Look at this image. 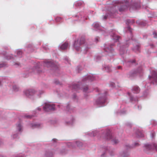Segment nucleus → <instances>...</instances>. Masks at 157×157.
I'll return each instance as SVG.
<instances>
[{
  "instance_id": "obj_1",
  "label": "nucleus",
  "mask_w": 157,
  "mask_h": 157,
  "mask_svg": "<svg viewBox=\"0 0 157 157\" xmlns=\"http://www.w3.org/2000/svg\"><path fill=\"white\" fill-rule=\"evenodd\" d=\"M84 41L85 39L83 37H81L79 40L75 41L73 45L74 48L77 51L79 50L81 45L84 43Z\"/></svg>"
},
{
  "instance_id": "obj_2",
  "label": "nucleus",
  "mask_w": 157,
  "mask_h": 157,
  "mask_svg": "<svg viewBox=\"0 0 157 157\" xmlns=\"http://www.w3.org/2000/svg\"><path fill=\"white\" fill-rule=\"evenodd\" d=\"M144 151L147 152V151L155 149L157 151V144H153L152 145L146 144L144 146Z\"/></svg>"
},
{
  "instance_id": "obj_3",
  "label": "nucleus",
  "mask_w": 157,
  "mask_h": 157,
  "mask_svg": "<svg viewBox=\"0 0 157 157\" xmlns=\"http://www.w3.org/2000/svg\"><path fill=\"white\" fill-rule=\"evenodd\" d=\"M44 109L46 111L54 110L55 109V105L53 104L46 103L44 106Z\"/></svg>"
},
{
  "instance_id": "obj_4",
  "label": "nucleus",
  "mask_w": 157,
  "mask_h": 157,
  "mask_svg": "<svg viewBox=\"0 0 157 157\" xmlns=\"http://www.w3.org/2000/svg\"><path fill=\"white\" fill-rule=\"evenodd\" d=\"M149 79L153 83L157 82V73L155 72H153L152 76H149Z\"/></svg>"
},
{
  "instance_id": "obj_5",
  "label": "nucleus",
  "mask_w": 157,
  "mask_h": 157,
  "mask_svg": "<svg viewBox=\"0 0 157 157\" xmlns=\"http://www.w3.org/2000/svg\"><path fill=\"white\" fill-rule=\"evenodd\" d=\"M24 93L26 96L29 97L30 96L33 95L35 94V91L34 90L30 89L25 90Z\"/></svg>"
},
{
  "instance_id": "obj_6",
  "label": "nucleus",
  "mask_w": 157,
  "mask_h": 157,
  "mask_svg": "<svg viewBox=\"0 0 157 157\" xmlns=\"http://www.w3.org/2000/svg\"><path fill=\"white\" fill-rule=\"evenodd\" d=\"M95 78L93 76V75H89L87 76L84 78L83 79V81H87L88 82L93 81L95 80Z\"/></svg>"
},
{
  "instance_id": "obj_7",
  "label": "nucleus",
  "mask_w": 157,
  "mask_h": 157,
  "mask_svg": "<svg viewBox=\"0 0 157 157\" xmlns=\"http://www.w3.org/2000/svg\"><path fill=\"white\" fill-rule=\"evenodd\" d=\"M106 101L105 97H103L98 99L97 102L98 104H102L104 103Z\"/></svg>"
},
{
  "instance_id": "obj_8",
  "label": "nucleus",
  "mask_w": 157,
  "mask_h": 157,
  "mask_svg": "<svg viewBox=\"0 0 157 157\" xmlns=\"http://www.w3.org/2000/svg\"><path fill=\"white\" fill-rule=\"evenodd\" d=\"M111 36L112 37L113 39V40H118L120 37L117 36L116 34H115L114 33L113 31L112 32L110 33Z\"/></svg>"
},
{
  "instance_id": "obj_9",
  "label": "nucleus",
  "mask_w": 157,
  "mask_h": 157,
  "mask_svg": "<svg viewBox=\"0 0 157 157\" xmlns=\"http://www.w3.org/2000/svg\"><path fill=\"white\" fill-rule=\"evenodd\" d=\"M68 45V43L65 42L61 45L60 47V49L62 50H65L67 48Z\"/></svg>"
},
{
  "instance_id": "obj_10",
  "label": "nucleus",
  "mask_w": 157,
  "mask_h": 157,
  "mask_svg": "<svg viewBox=\"0 0 157 157\" xmlns=\"http://www.w3.org/2000/svg\"><path fill=\"white\" fill-rule=\"evenodd\" d=\"M132 90L134 91V93H138L140 92V89L138 86H135L133 87L132 89Z\"/></svg>"
},
{
  "instance_id": "obj_11",
  "label": "nucleus",
  "mask_w": 157,
  "mask_h": 157,
  "mask_svg": "<svg viewBox=\"0 0 157 157\" xmlns=\"http://www.w3.org/2000/svg\"><path fill=\"white\" fill-rule=\"evenodd\" d=\"M128 8V6L126 5L121 6L119 9V10L120 12H122L124 11Z\"/></svg>"
},
{
  "instance_id": "obj_12",
  "label": "nucleus",
  "mask_w": 157,
  "mask_h": 157,
  "mask_svg": "<svg viewBox=\"0 0 157 157\" xmlns=\"http://www.w3.org/2000/svg\"><path fill=\"white\" fill-rule=\"evenodd\" d=\"M112 135L111 132L109 131L106 133V138L107 139H110L112 138Z\"/></svg>"
},
{
  "instance_id": "obj_13",
  "label": "nucleus",
  "mask_w": 157,
  "mask_h": 157,
  "mask_svg": "<svg viewBox=\"0 0 157 157\" xmlns=\"http://www.w3.org/2000/svg\"><path fill=\"white\" fill-rule=\"evenodd\" d=\"M46 65L48 67H52L53 66V63L51 61H48L46 62Z\"/></svg>"
},
{
  "instance_id": "obj_14",
  "label": "nucleus",
  "mask_w": 157,
  "mask_h": 157,
  "mask_svg": "<svg viewBox=\"0 0 157 157\" xmlns=\"http://www.w3.org/2000/svg\"><path fill=\"white\" fill-rule=\"evenodd\" d=\"M104 50L107 52H111L113 50L112 48L111 47H110V48H105Z\"/></svg>"
},
{
  "instance_id": "obj_15",
  "label": "nucleus",
  "mask_w": 157,
  "mask_h": 157,
  "mask_svg": "<svg viewBox=\"0 0 157 157\" xmlns=\"http://www.w3.org/2000/svg\"><path fill=\"white\" fill-rule=\"evenodd\" d=\"M137 134L138 136L140 137H142L144 136L143 132L141 131H138L137 132Z\"/></svg>"
},
{
  "instance_id": "obj_16",
  "label": "nucleus",
  "mask_w": 157,
  "mask_h": 157,
  "mask_svg": "<svg viewBox=\"0 0 157 157\" xmlns=\"http://www.w3.org/2000/svg\"><path fill=\"white\" fill-rule=\"evenodd\" d=\"M111 67L109 66H108L105 67V70L108 72H111Z\"/></svg>"
},
{
  "instance_id": "obj_17",
  "label": "nucleus",
  "mask_w": 157,
  "mask_h": 157,
  "mask_svg": "<svg viewBox=\"0 0 157 157\" xmlns=\"http://www.w3.org/2000/svg\"><path fill=\"white\" fill-rule=\"evenodd\" d=\"M40 126L39 124H31V127L33 128L39 127Z\"/></svg>"
},
{
  "instance_id": "obj_18",
  "label": "nucleus",
  "mask_w": 157,
  "mask_h": 157,
  "mask_svg": "<svg viewBox=\"0 0 157 157\" xmlns=\"http://www.w3.org/2000/svg\"><path fill=\"white\" fill-rule=\"evenodd\" d=\"M13 90L15 91H17L18 90L19 88L16 85L14 86L13 87Z\"/></svg>"
},
{
  "instance_id": "obj_19",
  "label": "nucleus",
  "mask_w": 157,
  "mask_h": 157,
  "mask_svg": "<svg viewBox=\"0 0 157 157\" xmlns=\"http://www.w3.org/2000/svg\"><path fill=\"white\" fill-rule=\"evenodd\" d=\"M137 72L136 71H133V72H131L130 73L129 76H134V74H136L137 73Z\"/></svg>"
},
{
  "instance_id": "obj_20",
  "label": "nucleus",
  "mask_w": 157,
  "mask_h": 157,
  "mask_svg": "<svg viewBox=\"0 0 157 157\" xmlns=\"http://www.w3.org/2000/svg\"><path fill=\"white\" fill-rule=\"evenodd\" d=\"M78 87V85L77 84H74L72 86V88L74 89H77Z\"/></svg>"
},
{
  "instance_id": "obj_21",
  "label": "nucleus",
  "mask_w": 157,
  "mask_h": 157,
  "mask_svg": "<svg viewBox=\"0 0 157 157\" xmlns=\"http://www.w3.org/2000/svg\"><path fill=\"white\" fill-rule=\"evenodd\" d=\"M17 127L18 128V129L19 130V131L20 132L21 131V124H17Z\"/></svg>"
},
{
  "instance_id": "obj_22",
  "label": "nucleus",
  "mask_w": 157,
  "mask_h": 157,
  "mask_svg": "<svg viewBox=\"0 0 157 157\" xmlns=\"http://www.w3.org/2000/svg\"><path fill=\"white\" fill-rule=\"evenodd\" d=\"M99 26V25L98 23H95L93 24V26L95 28H97Z\"/></svg>"
},
{
  "instance_id": "obj_23",
  "label": "nucleus",
  "mask_w": 157,
  "mask_h": 157,
  "mask_svg": "<svg viewBox=\"0 0 157 157\" xmlns=\"http://www.w3.org/2000/svg\"><path fill=\"white\" fill-rule=\"evenodd\" d=\"M82 2L79 1L76 3V5L77 6H81L82 4Z\"/></svg>"
},
{
  "instance_id": "obj_24",
  "label": "nucleus",
  "mask_w": 157,
  "mask_h": 157,
  "mask_svg": "<svg viewBox=\"0 0 157 157\" xmlns=\"http://www.w3.org/2000/svg\"><path fill=\"white\" fill-rule=\"evenodd\" d=\"M83 91L86 92L87 91L88 89V88L87 86H85L84 88H83Z\"/></svg>"
},
{
  "instance_id": "obj_25",
  "label": "nucleus",
  "mask_w": 157,
  "mask_h": 157,
  "mask_svg": "<svg viewBox=\"0 0 157 157\" xmlns=\"http://www.w3.org/2000/svg\"><path fill=\"white\" fill-rule=\"evenodd\" d=\"M128 154L127 153L126 154L123 153L122 154L121 157H128Z\"/></svg>"
},
{
  "instance_id": "obj_26",
  "label": "nucleus",
  "mask_w": 157,
  "mask_h": 157,
  "mask_svg": "<svg viewBox=\"0 0 157 157\" xmlns=\"http://www.w3.org/2000/svg\"><path fill=\"white\" fill-rule=\"evenodd\" d=\"M113 142L115 144H117L119 142L118 140H113Z\"/></svg>"
},
{
  "instance_id": "obj_27",
  "label": "nucleus",
  "mask_w": 157,
  "mask_h": 157,
  "mask_svg": "<svg viewBox=\"0 0 157 157\" xmlns=\"http://www.w3.org/2000/svg\"><path fill=\"white\" fill-rule=\"evenodd\" d=\"M61 17H58L56 18V21H59L61 20Z\"/></svg>"
},
{
  "instance_id": "obj_28",
  "label": "nucleus",
  "mask_w": 157,
  "mask_h": 157,
  "mask_svg": "<svg viewBox=\"0 0 157 157\" xmlns=\"http://www.w3.org/2000/svg\"><path fill=\"white\" fill-rule=\"evenodd\" d=\"M6 66V65L4 63H1L0 64V68L2 67H5Z\"/></svg>"
},
{
  "instance_id": "obj_29",
  "label": "nucleus",
  "mask_w": 157,
  "mask_h": 157,
  "mask_svg": "<svg viewBox=\"0 0 157 157\" xmlns=\"http://www.w3.org/2000/svg\"><path fill=\"white\" fill-rule=\"evenodd\" d=\"M154 35V38H157V33L155 32H154L153 33Z\"/></svg>"
},
{
  "instance_id": "obj_30",
  "label": "nucleus",
  "mask_w": 157,
  "mask_h": 157,
  "mask_svg": "<svg viewBox=\"0 0 157 157\" xmlns=\"http://www.w3.org/2000/svg\"><path fill=\"white\" fill-rule=\"evenodd\" d=\"M25 117L27 118H30L32 117V116L30 115H27L25 116Z\"/></svg>"
},
{
  "instance_id": "obj_31",
  "label": "nucleus",
  "mask_w": 157,
  "mask_h": 157,
  "mask_svg": "<svg viewBox=\"0 0 157 157\" xmlns=\"http://www.w3.org/2000/svg\"><path fill=\"white\" fill-rule=\"evenodd\" d=\"M128 30L129 31L130 33H131L132 31V29L131 28H130L129 27H128Z\"/></svg>"
},
{
  "instance_id": "obj_32",
  "label": "nucleus",
  "mask_w": 157,
  "mask_h": 157,
  "mask_svg": "<svg viewBox=\"0 0 157 157\" xmlns=\"http://www.w3.org/2000/svg\"><path fill=\"white\" fill-rule=\"evenodd\" d=\"M22 53V52L21 51H18L17 53V54L18 55H21Z\"/></svg>"
},
{
  "instance_id": "obj_33",
  "label": "nucleus",
  "mask_w": 157,
  "mask_h": 157,
  "mask_svg": "<svg viewBox=\"0 0 157 157\" xmlns=\"http://www.w3.org/2000/svg\"><path fill=\"white\" fill-rule=\"evenodd\" d=\"M117 68L118 69H122V67L119 66L117 67Z\"/></svg>"
},
{
  "instance_id": "obj_34",
  "label": "nucleus",
  "mask_w": 157,
  "mask_h": 157,
  "mask_svg": "<svg viewBox=\"0 0 157 157\" xmlns=\"http://www.w3.org/2000/svg\"><path fill=\"white\" fill-rule=\"evenodd\" d=\"M6 58L7 59H11V57L9 56H6Z\"/></svg>"
},
{
  "instance_id": "obj_35",
  "label": "nucleus",
  "mask_w": 157,
  "mask_h": 157,
  "mask_svg": "<svg viewBox=\"0 0 157 157\" xmlns=\"http://www.w3.org/2000/svg\"><path fill=\"white\" fill-rule=\"evenodd\" d=\"M135 146H137L139 145V144L138 143H135Z\"/></svg>"
},
{
  "instance_id": "obj_36",
  "label": "nucleus",
  "mask_w": 157,
  "mask_h": 157,
  "mask_svg": "<svg viewBox=\"0 0 157 157\" xmlns=\"http://www.w3.org/2000/svg\"><path fill=\"white\" fill-rule=\"evenodd\" d=\"M95 40H96V41H98V37H97L95 38Z\"/></svg>"
},
{
  "instance_id": "obj_37",
  "label": "nucleus",
  "mask_w": 157,
  "mask_h": 157,
  "mask_svg": "<svg viewBox=\"0 0 157 157\" xmlns=\"http://www.w3.org/2000/svg\"><path fill=\"white\" fill-rule=\"evenodd\" d=\"M139 45H137L136 46V48H137L138 50L139 49Z\"/></svg>"
},
{
  "instance_id": "obj_38",
  "label": "nucleus",
  "mask_w": 157,
  "mask_h": 157,
  "mask_svg": "<svg viewBox=\"0 0 157 157\" xmlns=\"http://www.w3.org/2000/svg\"><path fill=\"white\" fill-rule=\"evenodd\" d=\"M127 21H128V22L129 23H131V22L130 21V20H128Z\"/></svg>"
},
{
  "instance_id": "obj_39",
  "label": "nucleus",
  "mask_w": 157,
  "mask_h": 157,
  "mask_svg": "<svg viewBox=\"0 0 157 157\" xmlns=\"http://www.w3.org/2000/svg\"><path fill=\"white\" fill-rule=\"evenodd\" d=\"M135 62V60H133V61L132 62V63H134V62Z\"/></svg>"
},
{
  "instance_id": "obj_40",
  "label": "nucleus",
  "mask_w": 157,
  "mask_h": 157,
  "mask_svg": "<svg viewBox=\"0 0 157 157\" xmlns=\"http://www.w3.org/2000/svg\"><path fill=\"white\" fill-rule=\"evenodd\" d=\"M104 18L105 19H106V16H105L104 17Z\"/></svg>"
},
{
  "instance_id": "obj_41",
  "label": "nucleus",
  "mask_w": 157,
  "mask_h": 157,
  "mask_svg": "<svg viewBox=\"0 0 157 157\" xmlns=\"http://www.w3.org/2000/svg\"><path fill=\"white\" fill-rule=\"evenodd\" d=\"M17 64L18 65H19V63H17Z\"/></svg>"
}]
</instances>
